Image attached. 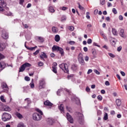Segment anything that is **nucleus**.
<instances>
[{
	"label": "nucleus",
	"instance_id": "nucleus-19",
	"mask_svg": "<svg viewBox=\"0 0 127 127\" xmlns=\"http://www.w3.org/2000/svg\"><path fill=\"white\" fill-rule=\"evenodd\" d=\"M5 65H4V63L3 62L0 63V71H1L4 68Z\"/></svg>",
	"mask_w": 127,
	"mask_h": 127
},
{
	"label": "nucleus",
	"instance_id": "nucleus-51",
	"mask_svg": "<svg viewBox=\"0 0 127 127\" xmlns=\"http://www.w3.org/2000/svg\"><path fill=\"white\" fill-rule=\"evenodd\" d=\"M108 55H109L110 56V57H112V58H115V57L114 55L112 53H109Z\"/></svg>",
	"mask_w": 127,
	"mask_h": 127
},
{
	"label": "nucleus",
	"instance_id": "nucleus-4",
	"mask_svg": "<svg viewBox=\"0 0 127 127\" xmlns=\"http://www.w3.org/2000/svg\"><path fill=\"white\" fill-rule=\"evenodd\" d=\"M32 117L34 121H37V122L41 121V119H42V116L37 113H34Z\"/></svg>",
	"mask_w": 127,
	"mask_h": 127
},
{
	"label": "nucleus",
	"instance_id": "nucleus-21",
	"mask_svg": "<svg viewBox=\"0 0 127 127\" xmlns=\"http://www.w3.org/2000/svg\"><path fill=\"white\" fill-rule=\"evenodd\" d=\"M25 101H27L28 106L24 107V108H25V109H28V105H29V104L31 103V101H30V99H29V98H26L25 99Z\"/></svg>",
	"mask_w": 127,
	"mask_h": 127
},
{
	"label": "nucleus",
	"instance_id": "nucleus-55",
	"mask_svg": "<svg viewBox=\"0 0 127 127\" xmlns=\"http://www.w3.org/2000/svg\"><path fill=\"white\" fill-rule=\"evenodd\" d=\"M107 5H108V7H110L112 6L113 5V4H112V3H111L110 2H108Z\"/></svg>",
	"mask_w": 127,
	"mask_h": 127
},
{
	"label": "nucleus",
	"instance_id": "nucleus-58",
	"mask_svg": "<svg viewBox=\"0 0 127 127\" xmlns=\"http://www.w3.org/2000/svg\"><path fill=\"white\" fill-rule=\"evenodd\" d=\"M122 46H120L117 49V51H118L119 52H120L121 50H122Z\"/></svg>",
	"mask_w": 127,
	"mask_h": 127
},
{
	"label": "nucleus",
	"instance_id": "nucleus-43",
	"mask_svg": "<svg viewBox=\"0 0 127 127\" xmlns=\"http://www.w3.org/2000/svg\"><path fill=\"white\" fill-rule=\"evenodd\" d=\"M77 4L78 5L79 9H81V10H83V9H84V7L81 5V4H80V3L78 2Z\"/></svg>",
	"mask_w": 127,
	"mask_h": 127
},
{
	"label": "nucleus",
	"instance_id": "nucleus-23",
	"mask_svg": "<svg viewBox=\"0 0 127 127\" xmlns=\"http://www.w3.org/2000/svg\"><path fill=\"white\" fill-rule=\"evenodd\" d=\"M124 32H125V30H124V29H121L120 30L119 34H120V36H121V37H123V38L124 37Z\"/></svg>",
	"mask_w": 127,
	"mask_h": 127
},
{
	"label": "nucleus",
	"instance_id": "nucleus-60",
	"mask_svg": "<svg viewBox=\"0 0 127 127\" xmlns=\"http://www.w3.org/2000/svg\"><path fill=\"white\" fill-rule=\"evenodd\" d=\"M94 46H97V47H100V45H98L97 43H93Z\"/></svg>",
	"mask_w": 127,
	"mask_h": 127
},
{
	"label": "nucleus",
	"instance_id": "nucleus-40",
	"mask_svg": "<svg viewBox=\"0 0 127 127\" xmlns=\"http://www.w3.org/2000/svg\"><path fill=\"white\" fill-rule=\"evenodd\" d=\"M66 109L68 112H69V113H72V109L71 108V107L66 106Z\"/></svg>",
	"mask_w": 127,
	"mask_h": 127
},
{
	"label": "nucleus",
	"instance_id": "nucleus-6",
	"mask_svg": "<svg viewBox=\"0 0 127 127\" xmlns=\"http://www.w3.org/2000/svg\"><path fill=\"white\" fill-rule=\"evenodd\" d=\"M39 89H44V86H45V80L44 79H41L39 81Z\"/></svg>",
	"mask_w": 127,
	"mask_h": 127
},
{
	"label": "nucleus",
	"instance_id": "nucleus-2",
	"mask_svg": "<svg viewBox=\"0 0 127 127\" xmlns=\"http://www.w3.org/2000/svg\"><path fill=\"white\" fill-rule=\"evenodd\" d=\"M60 68L64 71V73L69 74V69H68V64H67L63 63L60 64Z\"/></svg>",
	"mask_w": 127,
	"mask_h": 127
},
{
	"label": "nucleus",
	"instance_id": "nucleus-41",
	"mask_svg": "<svg viewBox=\"0 0 127 127\" xmlns=\"http://www.w3.org/2000/svg\"><path fill=\"white\" fill-rule=\"evenodd\" d=\"M112 12H113L114 14H117V13H118V11H117V9H116V8H113L112 9Z\"/></svg>",
	"mask_w": 127,
	"mask_h": 127
},
{
	"label": "nucleus",
	"instance_id": "nucleus-53",
	"mask_svg": "<svg viewBox=\"0 0 127 127\" xmlns=\"http://www.w3.org/2000/svg\"><path fill=\"white\" fill-rule=\"evenodd\" d=\"M69 44H70V45H74V44H75V42L73 41H71L70 42H69Z\"/></svg>",
	"mask_w": 127,
	"mask_h": 127
},
{
	"label": "nucleus",
	"instance_id": "nucleus-50",
	"mask_svg": "<svg viewBox=\"0 0 127 127\" xmlns=\"http://www.w3.org/2000/svg\"><path fill=\"white\" fill-rule=\"evenodd\" d=\"M94 72H95L97 75H100V71H98L97 69H94Z\"/></svg>",
	"mask_w": 127,
	"mask_h": 127
},
{
	"label": "nucleus",
	"instance_id": "nucleus-42",
	"mask_svg": "<svg viewBox=\"0 0 127 127\" xmlns=\"http://www.w3.org/2000/svg\"><path fill=\"white\" fill-rule=\"evenodd\" d=\"M38 65L39 67H41L42 66H43L44 65V64L42 62H39L38 63Z\"/></svg>",
	"mask_w": 127,
	"mask_h": 127
},
{
	"label": "nucleus",
	"instance_id": "nucleus-33",
	"mask_svg": "<svg viewBox=\"0 0 127 127\" xmlns=\"http://www.w3.org/2000/svg\"><path fill=\"white\" fill-rule=\"evenodd\" d=\"M92 53L94 56H96L97 55V51H96V49H92Z\"/></svg>",
	"mask_w": 127,
	"mask_h": 127
},
{
	"label": "nucleus",
	"instance_id": "nucleus-62",
	"mask_svg": "<svg viewBox=\"0 0 127 127\" xmlns=\"http://www.w3.org/2000/svg\"><path fill=\"white\" fill-rule=\"evenodd\" d=\"M105 85L106 86H110V82L109 81H106L105 82Z\"/></svg>",
	"mask_w": 127,
	"mask_h": 127
},
{
	"label": "nucleus",
	"instance_id": "nucleus-57",
	"mask_svg": "<svg viewBox=\"0 0 127 127\" xmlns=\"http://www.w3.org/2000/svg\"><path fill=\"white\" fill-rule=\"evenodd\" d=\"M23 2H24V0H19V3L21 5H22V4H23Z\"/></svg>",
	"mask_w": 127,
	"mask_h": 127
},
{
	"label": "nucleus",
	"instance_id": "nucleus-11",
	"mask_svg": "<svg viewBox=\"0 0 127 127\" xmlns=\"http://www.w3.org/2000/svg\"><path fill=\"white\" fill-rule=\"evenodd\" d=\"M1 37L3 38V39H7L8 38V33L5 31H2Z\"/></svg>",
	"mask_w": 127,
	"mask_h": 127
},
{
	"label": "nucleus",
	"instance_id": "nucleus-61",
	"mask_svg": "<svg viewBox=\"0 0 127 127\" xmlns=\"http://www.w3.org/2000/svg\"><path fill=\"white\" fill-rule=\"evenodd\" d=\"M83 50L85 52H87L88 51V48L85 47L83 48Z\"/></svg>",
	"mask_w": 127,
	"mask_h": 127
},
{
	"label": "nucleus",
	"instance_id": "nucleus-45",
	"mask_svg": "<svg viewBox=\"0 0 127 127\" xmlns=\"http://www.w3.org/2000/svg\"><path fill=\"white\" fill-rule=\"evenodd\" d=\"M25 81H27L28 82L29 81H30V78L28 76H25L24 78Z\"/></svg>",
	"mask_w": 127,
	"mask_h": 127
},
{
	"label": "nucleus",
	"instance_id": "nucleus-36",
	"mask_svg": "<svg viewBox=\"0 0 127 127\" xmlns=\"http://www.w3.org/2000/svg\"><path fill=\"white\" fill-rule=\"evenodd\" d=\"M0 101H1V102H2L3 103H5V99H4V97L3 96V95H1L0 97Z\"/></svg>",
	"mask_w": 127,
	"mask_h": 127
},
{
	"label": "nucleus",
	"instance_id": "nucleus-39",
	"mask_svg": "<svg viewBox=\"0 0 127 127\" xmlns=\"http://www.w3.org/2000/svg\"><path fill=\"white\" fill-rule=\"evenodd\" d=\"M100 3L102 5H104L106 3V0H100Z\"/></svg>",
	"mask_w": 127,
	"mask_h": 127
},
{
	"label": "nucleus",
	"instance_id": "nucleus-3",
	"mask_svg": "<svg viewBox=\"0 0 127 127\" xmlns=\"http://www.w3.org/2000/svg\"><path fill=\"white\" fill-rule=\"evenodd\" d=\"M11 119V115L8 113H4L2 116V120L3 122H6L9 121Z\"/></svg>",
	"mask_w": 127,
	"mask_h": 127
},
{
	"label": "nucleus",
	"instance_id": "nucleus-59",
	"mask_svg": "<svg viewBox=\"0 0 127 127\" xmlns=\"http://www.w3.org/2000/svg\"><path fill=\"white\" fill-rule=\"evenodd\" d=\"M84 60L85 61L88 62L89 61V57L86 56L84 58Z\"/></svg>",
	"mask_w": 127,
	"mask_h": 127
},
{
	"label": "nucleus",
	"instance_id": "nucleus-34",
	"mask_svg": "<svg viewBox=\"0 0 127 127\" xmlns=\"http://www.w3.org/2000/svg\"><path fill=\"white\" fill-rule=\"evenodd\" d=\"M36 112L39 113L40 114V116H43V112L40 110L39 109H36Z\"/></svg>",
	"mask_w": 127,
	"mask_h": 127
},
{
	"label": "nucleus",
	"instance_id": "nucleus-35",
	"mask_svg": "<svg viewBox=\"0 0 127 127\" xmlns=\"http://www.w3.org/2000/svg\"><path fill=\"white\" fill-rule=\"evenodd\" d=\"M17 127H26V126L23 123H20L18 124Z\"/></svg>",
	"mask_w": 127,
	"mask_h": 127
},
{
	"label": "nucleus",
	"instance_id": "nucleus-64",
	"mask_svg": "<svg viewBox=\"0 0 127 127\" xmlns=\"http://www.w3.org/2000/svg\"><path fill=\"white\" fill-rule=\"evenodd\" d=\"M22 24L25 28H27L28 27V25H27V24H24L23 23H22Z\"/></svg>",
	"mask_w": 127,
	"mask_h": 127
},
{
	"label": "nucleus",
	"instance_id": "nucleus-28",
	"mask_svg": "<svg viewBox=\"0 0 127 127\" xmlns=\"http://www.w3.org/2000/svg\"><path fill=\"white\" fill-rule=\"evenodd\" d=\"M48 124H49V125H51V126H52V125H53V123H54V120H53V119H49L48 121Z\"/></svg>",
	"mask_w": 127,
	"mask_h": 127
},
{
	"label": "nucleus",
	"instance_id": "nucleus-54",
	"mask_svg": "<svg viewBox=\"0 0 127 127\" xmlns=\"http://www.w3.org/2000/svg\"><path fill=\"white\" fill-rule=\"evenodd\" d=\"M119 18L120 20H124V17H123V15H119Z\"/></svg>",
	"mask_w": 127,
	"mask_h": 127
},
{
	"label": "nucleus",
	"instance_id": "nucleus-27",
	"mask_svg": "<svg viewBox=\"0 0 127 127\" xmlns=\"http://www.w3.org/2000/svg\"><path fill=\"white\" fill-rule=\"evenodd\" d=\"M24 70H25V67H24V65L22 64L19 68V72H23Z\"/></svg>",
	"mask_w": 127,
	"mask_h": 127
},
{
	"label": "nucleus",
	"instance_id": "nucleus-31",
	"mask_svg": "<svg viewBox=\"0 0 127 127\" xmlns=\"http://www.w3.org/2000/svg\"><path fill=\"white\" fill-rule=\"evenodd\" d=\"M4 110L6 112H10V111H11V109L8 106H5V107L4 108Z\"/></svg>",
	"mask_w": 127,
	"mask_h": 127
},
{
	"label": "nucleus",
	"instance_id": "nucleus-44",
	"mask_svg": "<svg viewBox=\"0 0 127 127\" xmlns=\"http://www.w3.org/2000/svg\"><path fill=\"white\" fill-rule=\"evenodd\" d=\"M68 29L70 31H73V30H74V27H73V26H69L68 27Z\"/></svg>",
	"mask_w": 127,
	"mask_h": 127
},
{
	"label": "nucleus",
	"instance_id": "nucleus-8",
	"mask_svg": "<svg viewBox=\"0 0 127 127\" xmlns=\"http://www.w3.org/2000/svg\"><path fill=\"white\" fill-rule=\"evenodd\" d=\"M0 11H3V8L2 7H5L6 6V3L4 2V0H0Z\"/></svg>",
	"mask_w": 127,
	"mask_h": 127
},
{
	"label": "nucleus",
	"instance_id": "nucleus-49",
	"mask_svg": "<svg viewBox=\"0 0 127 127\" xmlns=\"http://www.w3.org/2000/svg\"><path fill=\"white\" fill-rule=\"evenodd\" d=\"M89 14L90 13L89 12H86V18H87V19H90V15H89Z\"/></svg>",
	"mask_w": 127,
	"mask_h": 127
},
{
	"label": "nucleus",
	"instance_id": "nucleus-47",
	"mask_svg": "<svg viewBox=\"0 0 127 127\" xmlns=\"http://www.w3.org/2000/svg\"><path fill=\"white\" fill-rule=\"evenodd\" d=\"M39 50H37L35 52L33 53V55L35 56V55H37L39 53Z\"/></svg>",
	"mask_w": 127,
	"mask_h": 127
},
{
	"label": "nucleus",
	"instance_id": "nucleus-25",
	"mask_svg": "<svg viewBox=\"0 0 127 127\" xmlns=\"http://www.w3.org/2000/svg\"><path fill=\"white\" fill-rule=\"evenodd\" d=\"M116 103L117 106H118V107H120V106L122 105V101L120 99H117Z\"/></svg>",
	"mask_w": 127,
	"mask_h": 127
},
{
	"label": "nucleus",
	"instance_id": "nucleus-5",
	"mask_svg": "<svg viewBox=\"0 0 127 127\" xmlns=\"http://www.w3.org/2000/svg\"><path fill=\"white\" fill-rule=\"evenodd\" d=\"M1 87L5 93H7V92H8V90H9V88H8L7 84H6V83L4 82H1Z\"/></svg>",
	"mask_w": 127,
	"mask_h": 127
},
{
	"label": "nucleus",
	"instance_id": "nucleus-18",
	"mask_svg": "<svg viewBox=\"0 0 127 127\" xmlns=\"http://www.w3.org/2000/svg\"><path fill=\"white\" fill-rule=\"evenodd\" d=\"M5 49V46L3 43L0 44V51H3Z\"/></svg>",
	"mask_w": 127,
	"mask_h": 127
},
{
	"label": "nucleus",
	"instance_id": "nucleus-37",
	"mask_svg": "<svg viewBox=\"0 0 127 127\" xmlns=\"http://www.w3.org/2000/svg\"><path fill=\"white\" fill-rule=\"evenodd\" d=\"M36 48H37V46H35V47H28V50H31V51H33V50L36 49Z\"/></svg>",
	"mask_w": 127,
	"mask_h": 127
},
{
	"label": "nucleus",
	"instance_id": "nucleus-12",
	"mask_svg": "<svg viewBox=\"0 0 127 127\" xmlns=\"http://www.w3.org/2000/svg\"><path fill=\"white\" fill-rule=\"evenodd\" d=\"M52 68L53 72H54V73H55V74H57V63H54L53 64Z\"/></svg>",
	"mask_w": 127,
	"mask_h": 127
},
{
	"label": "nucleus",
	"instance_id": "nucleus-7",
	"mask_svg": "<svg viewBox=\"0 0 127 127\" xmlns=\"http://www.w3.org/2000/svg\"><path fill=\"white\" fill-rule=\"evenodd\" d=\"M78 59L79 63H80L81 65H84L85 64V62L84 61V59L83 58V54H82V53H80L79 54Z\"/></svg>",
	"mask_w": 127,
	"mask_h": 127
},
{
	"label": "nucleus",
	"instance_id": "nucleus-26",
	"mask_svg": "<svg viewBox=\"0 0 127 127\" xmlns=\"http://www.w3.org/2000/svg\"><path fill=\"white\" fill-rule=\"evenodd\" d=\"M71 69H72V70H73V71H76V70H77V69H78V66L76 64H73L71 66Z\"/></svg>",
	"mask_w": 127,
	"mask_h": 127
},
{
	"label": "nucleus",
	"instance_id": "nucleus-48",
	"mask_svg": "<svg viewBox=\"0 0 127 127\" xmlns=\"http://www.w3.org/2000/svg\"><path fill=\"white\" fill-rule=\"evenodd\" d=\"M1 59H4V56L0 53V60H1Z\"/></svg>",
	"mask_w": 127,
	"mask_h": 127
},
{
	"label": "nucleus",
	"instance_id": "nucleus-52",
	"mask_svg": "<svg viewBox=\"0 0 127 127\" xmlns=\"http://www.w3.org/2000/svg\"><path fill=\"white\" fill-rule=\"evenodd\" d=\"M87 43H88V44H91L92 43V39H88L87 40Z\"/></svg>",
	"mask_w": 127,
	"mask_h": 127
},
{
	"label": "nucleus",
	"instance_id": "nucleus-32",
	"mask_svg": "<svg viewBox=\"0 0 127 127\" xmlns=\"http://www.w3.org/2000/svg\"><path fill=\"white\" fill-rule=\"evenodd\" d=\"M39 42L42 43L44 41V39L42 37H38Z\"/></svg>",
	"mask_w": 127,
	"mask_h": 127
},
{
	"label": "nucleus",
	"instance_id": "nucleus-56",
	"mask_svg": "<svg viewBox=\"0 0 127 127\" xmlns=\"http://www.w3.org/2000/svg\"><path fill=\"white\" fill-rule=\"evenodd\" d=\"M92 72H93V70H92L91 69H88L87 71V74L89 75V74H90V73H92Z\"/></svg>",
	"mask_w": 127,
	"mask_h": 127
},
{
	"label": "nucleus",
	"instance_id": "nucleus-63",
	"mask_svg": "<svg viewBox=\"0 0 127 127\" xmlns=\"http://www.w3.org/2000/svg\"><path fill=\"white\" fill-rule=\"evenodd\" d=\"M66 9H68V7L65 6L62 7V10H66Z\"/></svg>",
	"mask_w": 127,
	"mask_h": 127
},
{
	"label": "nucleus",
	"instance_id": "nucleus-24",
	"mask_svg": "<svg viewBox=\"0 0 127 127\" xmlns=\"http://www.w3.org/2000/svg\"><path fill=\"white\" fill-rule=\"evenodd\" d=\"M24 66L25 67V68H28V67H31V64L28 63H25L23 64Z\"/></svg>",
	"mask_w": 127,
	"mask_h": 127
},
{
	"label": "nucleus",
	"instance_id": "nucleus-10",
	"mask_svg": "<svg viewBox=\"0 0 127 127\" xmlns=\"http://www.w3.org/2000/svg\"><path fill=\"white\" fill-rule=\"evenodd\" d=\"M66 118L67 119V121L70 123V124H73L74 123V120L72 118V116L69 114V113H66Z\"/></svg>",
	"mask_w": 127,
	"mask_h": 127
},
{
	"label": "nucleus",
	"instance_id": "nucleus-30",
	"mask_svg": "<svg viewBox=\"0 0 127 127\" xmlns=\"http://www.w3.org/2000/svg\"><path fill=\"white\" fill-rule=\"evenodd\" d=\"M112 33L114 35H118V32L117 31V30L115 28H112Z\"/></svg>",
	"mask_w": 127,
	"mask_h": 127
},
{
	"label": "nucleus",
	"instance_id": "nucleus-29",
	"mask_svg": "<svg viewBox=\"0 0 127 127\" xmlns=\"http://www.w3.org/2000/svg\"><path fill=\"white\" fill-rule=\"evenodd\" d=\"M49 10L50 12H55V10H54V7L52 6H50L49 7Z\"/></svg>",
	"mask_w": 127,
	"mask_h": 127
},
{
	"label": "nucleus",
	"instance_id": "nucleus-46",
	"mask_svg": "<svg viewBox=\"0 0 127 127\" xmlns=\"http://www.w3.org/2000/svg\"><path fill=\"white\" fill-rule=\"evenodd\" d=\"M97 99L99 101H102V100H103V97H102V96H101V95H98L97 96Z\"/></svg>",
	"mask_w": 127,
	"mask_h": 127
},
{
	"label": "nucleus",
	"instance_id": "nucleus-15",
	"mask_svg": "<svg viewBox=\"0 0 127 127\" xmlns=\"http://www.w3.org/2000/svg\"><path fill=\"white\" fill-rule=\"evenodd\" d=\"M23 92L28 93L29 92V86L27 85L26 86L23 87Z\"/></svg>",
	"mask_w": 127,
	"mask_h": 127
},
{
	"label": "nucleus",
	"instance_id": "nucleus-13",
	"mask_svg": "<svg viewBox=\"0 0 127 127\" xmlns=\"http://www.w3.org/2000/svg\"><path fill=\"white\" fill-rule=\"evenodd\" d=\"M44 105L45 106H48V107H52L53 106V104L49 101V100H46L44 102Z\"/></svg>",
	"mask_w": 127,
	"mask_h": 127
},
{
	"label": "nucleus",
	"instance_id": "nucleus-16",
	"mask_svg": "<svg viewBox=\"0 0 127 127\" xmlns=\"http://www.w3.org/2000/svg\"><path fill=\"white\" fill-rule=\"evenodd\" d=\"M40 57L41 59L44 60V58H47V55H46V54H45V53L42 52L40 56Z\"/></svg>",
	"mask_w": 127,
	"mask_h": 127
},
{
	"label": "nucleus",
	"instance_id": "nucleus-38",
	"mask_svg": "<svg viewBox=\"0 0 127 127\" xmlns=\"http://www.w3.org/2000/svg\"><path fill=\"white\" fill-rule=\"evenodd\" d=\"M108 113H105L104 114V121H107V120H108Z\"/></svg>",
	"mask_w": 127,
	"mask_h": 127
},
{
	"label": "nucleus",
	"instance_id": "nucleus-22",
	"mask_svg": "<svg viewBox=\"0 0 127 127\" xmlns=\"http://www.w3.org/2000/svg\"><path fill=\"white\" fill-rule=\"evenodd\" d=\"M52 29L54 33H57L58 32V28L55 26L53 27Z\"/></svg>",
	"mask_w": 127,
	"mask_h": 127
},
{
	"label": "nucleus",
	"instance_id": "nucleus-17",
	"mask_svg": "<svg viewBox=\"0 0 127 127\" xmlns=\"http://www.w3.org/2000/svg\"><path fill=\"white\" fill-rule=\"evenodd\" d=\"M15 114V116H16V117H17V118H18V119H19L20 120H21V119H23V116H22V115H21L20 113L18 112H16Z\"/></svg>",
	"mask_w": 127,
	"mask_h": 127
},
{
	"label": "nucleus",
	"instance_id": "nucleus-20",
	"mask_svg": "<svg viewBox=\"0 0 127 127\" xmlns=\"http://www.w3.org/2000/svg\"><path fill=\"white\" fill-rule=\"evenodd\" d=\"M55 40L56 42H59L60 41V36L59 35H56L55 37Z\"/></svg>",
	"mask_w": 127,
	"mask_h": 127
},
{
	"label": "nucleus",
	"instance_id": "nucleus-1",
	"mask_svg": "<svg viewBox=\"0 0 127 127\" xmlns=\"http://www.w3.org/2000/svg\"><path fill=\"white\" fill-rule=\"evenodd\" d=\"M52 50H53V52H54V51L60 52L61 56H63L64 55V50H63L62 48L59 46L54 45L52 47Z\"/></svg>",
	"mask_w": 127,
	"mask_h": 127
},
{
	"label": "nucleus",
	"instance_id": "nucleus-9",
	"mask_svg": "<svg viewBox=\"0 0 127 127\" xmlns=\"http://www.w3.org/2000/svg\"><path fill=\"white\" fill-rule=\"evenodd\" d=\"M79 116V123L80 125H83L84 124V115L82 113H78Z\"/></svg>",
	"mask_w": 127,
	"mask_h": 127
},
{
	"label": "nucleus",
	"instance_id": "nucleus-14",
	"mask_svg": "<svg viewBox=\"0 0 127 127\" xmlns=\"http://www.w3.org/2000/svg\"><path fill=\"white\" fill-rule=\"evenodd\" d=\"M59 110L61 111V112L62 114H64V113H65V110H64V105L63 104H61L59 106Z\"/></svg>",
	"mask_w": 127,
	"mask_h": 127
}]
</instances>
